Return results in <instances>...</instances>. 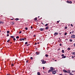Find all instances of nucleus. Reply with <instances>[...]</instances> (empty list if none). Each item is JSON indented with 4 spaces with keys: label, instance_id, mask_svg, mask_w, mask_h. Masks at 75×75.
<instances>
[{
    "label": "nucleus",
    "instance_id": "nucleus-1",
    "mask_svg": "<svg viewBox=\"0 0 75 75\" xmlns=\"http://www.w3.org/2000/svg\"><path fill=\"white\" fill-rule=\"evenodd\" d=\"M41 61L42 62V64H45V63H46V62L43 59H42Z\"/></svg>",
    "mask_w": 75,
    "mask_h": 75
},
{
    "label": "nucleus",
    "instance_id": "nucleus-2",
    "mask_svg": "<svg viewBox=\"0 0 75 75\" xmlns=\"http://www.w3.org/2000/svg\"><path fill=\"white\" fill-rule=\"evenodd\" d=\"M67 3H69V4H72V1H67Z\"/></svg>",
    "mask_w": 75,
    "mask_h": 75
},
{
    "label": "nucleus",
    "instance_id": "nucleus-3",
    "mask_svg": "<svg viewBox=\"0 0 75 75\" xmlns=\"http://www.w3.org/2000/svg\"><path fill=\"white\" fill-rule=\"evenodd\" d=\"M40 31H44V28H41L40 29Z\"/></svg>",
    "mask_w": 75,
    "mask_h": 75
},
{
    "label": "nucleus",
    "instance_id": "nucleus-4",
    "mask_svg": "<svg viewBox=\"0 0 75 75\" xmlns=\"http://www.w3.org/2000/svg\"><path fill=\"white\" fill-rule=\"evenodd\" d=\"M71 38H75V35H73L71 36Z\"/></svg>",
    "mask_w": 75,
    "mask_h": 75
},
{
    "label": "nucleus",
    "instance_id": "nucleus-5",
    "mask_svg": "<svg viewBox=\"0 0 75 75\" xmlns=\"http://www.w3.org/2000/svg\"><path fill=\"white\" fill-rule=\"evenodd\" d=\"M58 33L55 32L54 33V35H58Z\"/></svg>",
    "mask_w": 75,
    "mask_h": 75
},
{
    "label": "nucleus",
    "instance_id": "nucleus-6",
    "mask_svg": "<svg viewBox=\"0 0 75 75\" xmlns=\"http://www.w3.org/2000/svg\"><path fill=\"white\" fill-rule=\"evenodd\" d=\"M52 74H56V71H52Z\"/></svg>",
    "mask_w": 75,
    "mask_h": 75
},
{
    "label": "nucleus",
    "instance_id": "nucleus-7",
    "mask_svg": "<svg viewBox=\"0 0 75 75\" xmlns=\"http://www.w3.org/2000/svg\"><path fill=\"white\" fill-rule=\"evenodd\" d=\"M63 71L64 72H65L66 73H67V71H66L65 70H63Z\"/></svg>",
    "mask_w": 75,
    "mask_h": 75
},
{
    "label": "nucleus",
    "instance_id": "nucleus-8",
    "mask_svg": "<svg viewBox=\"0 0 75 75\" xmlns=\"http://www.w3.org/2000/svg\"><path fill=\"white\" fill-rule=\"evenodd\" d=\"M24 40H25V39H24V38H23H23H22V39H20V41H24Z\"/></svg>",
    "mask_w": 75,
    "mask_h": 75
},
{
    "label": "nucleus",
    "instance_id": "nucleus-9",
    "mask_svg": "<svg viewBox=\"0 0 75 75\" xmlns=\"http://www.w3.org/2000/svg\"><path fill=\"white\" fill-rule=\"evenodd\" d=\"M50 69H51V71H52V70H54V69L53 68V67H51Z\"/></svg>",
    "mask_w": 75,
    "mask_h": 75
},
{
    "label": "nucleus",
    "instance_id": "nucleus-10",
    "mask_svg": "<svg viewBox=\"0 0 75 75\" xmlns=\"http://www.w3.org/2000/svg\"><path fill=\"white\" fill-rule=\"evenodd\" d=\"M66 58V56H64L62 57V58Z\"/></svg>",
    "mask_w": 75,
    "mask_h": 75
},
{
    "label": "nucleus",
    "instance_id": "nucleus-11",
    "mask_svg": "<svg viewBox=\"0 0 75 75\" xmlns=\"http://www.w3.org/2000/svg\"><path fill=\"white\" fill-rule=\"evenodd\" d=\"M36 53L37 55H39L40 54V53L38 52H36Z\"/></svg>",
    "mask_w": 75,
    "mask_h": 75
},
{
    "label": "nucleus",
    "instance_id": "nucleus-12",
    "mask_svg": "<svg viewBox=\"0 0 75 75\" xmlns=\"http://www.w3.org/2000/svg\"><path fill=\"white\" fill-rule=\"evenodd\" d=\"M48 28H49L48 26H47V27L45 28L46 30H48Z\"/></svg>",
    "mask_w": 75,
    "mask_h": 75
},
{
    "label": "nucleus",
    "instance_id": "nucleus-13",
    "mask_svg": "<svg viewBox=\"0 0 75 75\" xmlns=\"http://www.w3.org/2000/svg\"><path fill=\"white\" fill-rule=\"evenodd\" d=\"M40 72H37V75H40Z\"/></svg>",
    "mask_w": 75,
    "mask_h": 75
},
{
    "label": "nucleus",
    "instance_id": "nucleus-14",
    "mask_svg": "<svg viewBox=\"0 0 75 75\" xmlns=\"http://www.w3.org/2000/svg\"><path fill=\"white\" fill-rule=\"evenodd\" d=\"M71 72L70 70H68L67 73H69V72Z\"/></svg>",
    "mask_w": 75,
    "mask_h": 75
},
{
    "label": "nucleus",
    "instance_id": "nucleus-15",
    "mask_svg": "<svg viewBox=\"0 0 75 75\" xmlns=\"http://www.w3.org/2000/svg\"><path fill=\"white\" fill-rule=\"evenodd\" d=\"M16 38H17V39H18V38H19V37L18 36H16Z\"/></svg>",
    "mask_w": 75,
    "mask_h": 75
},
{
    "label": "nucleus",
    "instance_id": "nucleus-16",
    "mask_svg": "<svg viewBox=\"0 0 75 75\" xmlns=\"http://www.w3.org/2000/svg\"><path fill=\"white\" fill-rule=\"evenodd\" d=\"M16 20V21H17V20H19V19L18 18H16L15 19Z\"/></svg>",
    "mask_w": 75,
    "mask_h": 75
},
{
    "label": "nucleus",
    "instance_id": "nucleus-17",
    "mask_svg": "<svg viewBox=\"0 0 75 75\" xmlns=\"http://www.w3.org/2000/svg\"><path fill=\"white\" fill-rule=\"evenodd\" d=\"M7 33L8 34H9V33H10V31H7Z\"/></svg>",
    "mask_w": 75,
    "mask_h": 75
},
{
    "label": "nucleus",
    "instance_id": "nucleus-18",
    "mask_svg": "<svg viewBox=\"0 0 75 75\" xmlns=\"http://www.w3.org/2000/svg\"><path fill=\"white\" fill-rule=\"evenodd\" d=\"M45 56L46 57H48V55L47 54H45Z\"/></svg>",
    "mask_w": 75,
    "mask_h": 75
},
{
    "label": "nucleus",
    "instance_id": "nucleus-19",
    "mask_svg": "<svg viewBox=\"0 0 75 75\" xmlns=\"http://www.w3.org/2000/svg\"><path fill=\"white\" fill-rule=\"evenodd\" d=\"M62 52L63 53H64V50H62Z\"/></svg>",
    "mask_w": 75,
    "mask_h": 75
},
{
    "label": "nucleus",
    "instance_id": "nucleus-20",
    "mask_svg": "<svg viewBox=\"0 0 75 75\" xmlns=\"http://www.w3.org/2000/svg\"><path fill=\"white\" fill-rule=\"evenodd\" d=\"M73 55H75V52H73L72 53Z\"/></svg>",
    "mask_w": 75,
    "mask_h": 75
},
{
    "label": "nucleus",
    "instance_id": "nucleus-21",
    "mask_svg": "<svg viewBox=\"0 0 75 75\" xmlns=\"http://www.w3.org/2000/svg\"><path fill=\"white\" fill-rule=\"evenodd\" d=\"M30 58L31 60H33V57H31Z\"/></svg>",
    "mask_w": 75,
    "mask_h": 75
},
{
    "label": "nucleus",
    "instance_id": "nucleus-22",
    "mask_svg": "<svg viewBox=\"0 0 75 75\" xmlns=\"http://www.w3.org/2000/svg\"><path fill=\"white\" fill-rule=\"evenodd\" d=\"M11 38H14V36H11Z\"/></svg>",
    "mask_w": 75,
    "mask_h": 75
},
{
    "label": "nucleus",
    "instance_id": "nucleus-23",
    "mask_svg": "<svg viewBox=\"0 0 75 75\" xmlns=\"http://www.w3.org/2000/svg\"><path fill=\"white\" fill-rule=\"evenodd\" d=\"M70 42H72V40L71 39H70Z\"/></svg>",
    "mask_w": 75,
    "mask_h": 75
},
{
    "label": "nucleus",
    "instance_id": "nucleus-24",
    "mask_svg": "<svg viewBox=\"0 0 75 75\" xmlns=\"http://www.w3.org/2000/svg\"><path fill=\"white\" fill-rule=\"evenodd\" d=\"M67 50H71V48H67Z\"/></svg>",
    "mask_w": 75,
    "mask_h": 75
},
{
    "label": "nucleus",
    "instance_id": "nucleus-25",
    "mask_svg": "<svg viewBox=\"0 0 75 75\" xmlns=\"http://www.w3.org/2000/svg\"><path fill=\"white\" fill-rule=\"evenodd\" d=\"M67 33H64V35H67Z\"/></svg>",
    "mask_w": 75,
    "mask_h": 75
},
{
    "label": "nucleus",
    "instance_id": "nucleus-26",
    "mask_svg": "<svg viewBox=\"0 0 75 75\" xmlns=\"http://www.w3.org/2000/svg\"><path fill=\"white\" fill-rule=\"evenodd\" d=\"M25 30H28V28H25Z\"/></svg>",
    "mask_w": 75,
    "mask_h": 75
},
{
    "label": "nucleus",
    "instance_id": "nucleus-27",
    "mask_svg": "<svg viewBox=\"0 0 75 75\" xmlns=\"http://www.w3.org/2000/svg\"><path fill=\"white\" fill-rule=\"evenodd\" d=\"M28 44V42H26L25 43V44Z\"/></svg>",
    "mask_w": 75,
    "mask_h": 75
},
{
    "label": "nucleus",
    "instance_id": "nucleus-28",
    "mask_svg": "<svg viewBox=\"0 0 75 75\" xmlns=\"http://www.w3.org/2000/svg\"><path fill=\"white\" fill-rule=\"evenodd\" d=\"M48 25V24H46L45 25V26H47V25Z\"/></svg>",
    "mask_w": 75,
    "mask_h": 75
},
{
    "label": "nucleus",
    "instance_id": "nucleus-29",
    "mask_svg": "<svg viewBox=\"0 0 75 75\" xmlns=\"http://www.w3.org/2000/svg\"><path fill=\"white\" fill-rule=\"evenodd\" d=\"M10 39L8 40L7 41V42H9V41H10Z\"/></svg>",
    "mask_w": 75,
    "mask_h": 75
},
{
    "label": "nucleus",
    "instance_id": "nucleus-30",
    "mask_svg": "<svg viewBox=\"0 0 75 75\" xmlns=\"http://www.w3.org/2000/svg\"><path fill=\"white\" fill-rule=\"evenodd\" d=\"M37 20V18H35V20Z\"/></svg>",
    "mask_w": 75,
    "mask_h": 75
},
{
    "label": "nucleus",
    "instance_id": "nucleus-31",
    "mask_svg": "<svg viewBox=\"0 0 75 75\" xmlns=\"http://www.w3.org/2000/svg\"><path fill=\"white\" fill-rule=\"evenodd\" d=\"M51 72V70H49L48 72Z\"/></svg>",
    "mask_w": 75,
    "mask_h": 75
},
{
    "label": "nucleus",
    "instance_id": "nucleus-32",
    "mask_svg": "<svg viewBox=\"0 0 75 75\" xmlns=\"http://www.w3.org/2000/svg\"><path fill=\"white\" fill-rule=\"evenodd\" d=\"M13 40H14V41H16V38H13Z\"/></svg>",
    "mask_w": 75,
    "mask_h": 75
},
{
    "label": "nucleus",
    "instance_id": "nucleus-33",
    "mask_svg": "<svg viewBox=\"0 0 75 75\" xmlns=\"http://www.w3.org/2000/svg\"><path fill=\"white\" fill-rule=\"evenodd\" d=\"M64 56V54H62V57H63Z\"/></svg>",
    "mask_w": 75,
    "mask_h": 75
},
{
    "label": "nucleus",
    "instance_id": "nucleus-34",
    "mask_svg": "<svg viewBox=\"0 0 75 75\" xmlns=\"http://www.w3.org/2000/svg\"><path fill=\"white\" fill-rule=\"evenodd\" d=\"M71 57L72 58H74V56H72Z\"/></svg>",
    "mask_w": 75,
    "mask_h": 75
},
{
    "label": "nucleus",
    "instance_id": "nucleus-35",
    "mask_svg": "<svg viewBox=\"0 0 75 75\" xmlns=\"http://www.w3.org/2000/svg\"><path fill=\"white\" fill-rule=\"evenodd\" d=\"M70 75H74V74H71V73L70 74Z\"/></svg>",
    "mask_w": 75,
    "mask_h": 75
},
{
    "label": "nucleus",
    "instance_id": "nucleus-36",
    "mask_svg": "<svg viewBox=\"0 0 75 75\" xmlns=\"http://www.w3.org/2000/svg\"><path fill=\"white\" fill-rule=\"evenodd\" d=\"M59 21H57V23H59Z\"/></svg>",
    "mask_w": 75,
    "mask_h": 75
},
{
    "label": "nucleus",
    "instance_id": "nucleus-37",
    "mask_svg": "<svg viewBox=\"0 0 75 75\" xmlns=\"http://www.w3.org/2000/svg\"><path fill=\"white\" fill-rule=\"evenodd\" d=\"M30 45V44H28L27 45V46H28V45Z\"/></svg>",
    "mask_w": 75,
    "mask_h": 75
},
{
    "label": "nucleus",
    "instance_id": "nucleus-38",
    "mask_svg": "<svg viewBox=\"0 0 75 75\" xmlns=\"http://www.w3.org/2000/svg\"><path fill=\"white\" fill-rule=\"evenodd\" d=\"M65 29H67V27H65Z\"/></svg>",
    "mask_w": 75,
    "mask_h": 75
},
{
    "label": "nucleus",
    "instance_id": "nucleus-39",
    "mask_svg": "<svg viewBox=\"0 0 75 75\" xmlns=\"http://www.w3.org/2000/svg\"><path fill=\"white\" fill-rule=\"evenodd\" d=\"M7 37H8V36H9V34H8L7 35Z\"/></svg>",
    "mask_w": 75,
    "mask_h": 75
},
{
    "label": "nucleus",
    "instance_id": "nucleus-40",
    "mask_svg": "<svg viewBox=\"0 0 75 75\" xmlns=\"http://www.w3.org/2000/svg\"><path fill=\"white\" fill-rule=\"evenodd\" d=\"M59 45H60V46H62V44H59Z\"/></svg>",
    "mask_w": 75,
    "mask_h": 75
},
{
    "label": "nucleus",
    "instance_id": "nucleus-41",
    "mask_svg": "<svg viewBox=\"0 0 75 75\" xmlns=\"http://www.w3.org/2000/svg\"><path fill=\"white\" fill-rule=\"evenodd\" d=\"M1 23H1V21H0V24H1Z\"/></svg>",
    "mask_w": 75,
    "mask_h": 75
},
{
    "label": "nucleus",
    "instance_id": "nucleus-42",
    "mask_svg": "<svg viewBox=\"0 0 75 75\" xmlns=\"http://www.w3.org/2000/svg\"><path fill=\"white\" fill-rule=\"evenodd\" d=\"M28 60H27V61H26V62L27 63H28Z\"/></svg>",
    "mask_w": 75,
    "mask_h": 75
},
{
    "label": "nucleus",
    "instance_id": "nucleus-43",
    "mask_svg": "<svg viewBox=\"0 0 75 75\" xmlns=\"http://www.w3.org/2000/svg\"><path fill=\"white\" fill-rule=\"evenodd\" d=\"M21 31H20V32H19V34H21Z\"/></svg>",
    "mask_w": 75,
    "mask_h": 75
},
{
    "label": "nucleus",
    "instance_id": "nucleus-44",
    "mask_svg": "<svg viewBox=\"0 0 75 75\" xmlns=\"http://www.w3.org/2000/svg\"><path fill=\"white\" fill-rule=\"evenodd\" d=\"M44 68H45V67H43V69H44Z\"/></svg>",
    "mask_w": 75,
    "mask_h": 75
},
{
    "label": "nucleus",
    "instance_id": "nucleus-45",
    "mask_svg": "<svg viewBox=\"0 0 75 75\" xmlns=\"http://www.w3.org/2000/svg\"><path fill=\"white\" fill-rule=\"evenodd\" d=\"M71 26H72V27H73V25H72V24H71Z\"/></svg>",
    "mask_w": 75,
    "mask_h": 75
},
{
    "label": "nucleus",
    "instance_id": "nucleus-46",
    "mask_svg": "<svg viewBox=\"0 0 75 75\" xmlns=\"http://www.w3.org/2000/svg\"><path fill=\"white\" fill-rule=\"evenodd\" d=\"M31 28L32 29H33V27L31 26Z\"/></svg>",
    "mask_w": 75,
    "mask_h": 75
},
{
    "label": "nucleus",
    "instance_id": "nucleus-47",
    "mask_svg": "<svg viewBox=\"0 0 75 75\" xmlns=\"http://www.w3.org/2000/svg\"><path fill=\"white\" fill-rule=\"evenodd\" d=\"M12 66H14V64H12Z\"/></svg>",
    "mask_w": 75,
    "mask_h": 75
},
{
    "label": "nucleus",
    "instance_id": "nucleus-48",
    "mask_svg": "<svg viewBox=\"0 0 75 75\" xmlns=\"http://www.w3.org/2000/svg\"><path fill=\"white\" fill-rule=\"evenodd\" d=\"M37 43H35V45H37Z\"/></svg>",
    "mask_w": 75,
    "mask_h": 75
},
{
    "label": "nucleus",
    "instance_id": "nucleus-49",
    "mask_svg": "<svg viewBox=\"0 0 75 75\" xmlns=\"http://www.w3.org/2000/svg\"><path fill=\"white\" fill-rule=\"evenodd\" d=\"M72 33L71 32H70V34H71Z\"/></svg>",
    "mask_w": 75,
    "mask_h": 75
},
{
    "label": "nucleus",
    "instance_id": "nucleus-50",
    "mask_svg": "<svg viewBox=\"0 0 75 75\" xmlns=\"http://www.w3.org/2000/svg\"><path fill=\"white\" fill-rule=\"evenodd\" d=\"M74 47H75V43L74 44Z\"/></svg>",
    "mask_w": 75,
    "mask_h": 75
},
{
    "label": "nucleus",
    "instance_id": "nucleus-51",
    "mask_svg": "<svg viewBox=\"0 0 75 75\" xmlns=\"http://www.w3.org/2000/svg\"><path fill=\"white\" fill-rule=\"evenodd\" d=\"M59 75H62V74H60Z\"/></svg>",
    "mask_w": 75,
    "mask_h": 75
},
{
    "label": "nucleus",
    "instance_id": "nucleus-52",
    "mask_svg": "<svg viewBox=\"0 0 75 75\" xmlns=\"http://www.w3.org/2000/svg\"><path fill=\"white\" fill-rule=\"evenodd\" d=\"M6 75H10V74H6Z\"/></svg>",
    "mask_w": 75,
    "mask_h": 75
},
{
    "label": "nucleus",
    "instance_id": "nucleus-53",
    "mask_svg": "<svg viewBox=\"0 0 75 75\" xmlns=\"http://www.w3.org/2000/svg\"><path fill=\"white\" fill-rule=\"evenodd\" d=\"M34 37H35V35H34Z\"/></svg>",
    "mask_w": 75,
    "mask_h": 75
},
{
    "label": "nucleus",
    "instance_id": "nucleus-54",
    "mask_svg": "<svg viewBox=\"0 0 75 75\" xmlns=\"http://www.w3.org/2000/svg\"><path fill=\"white\" fill-rule=\"evenodd\" d=\"M38 44H40V43L39 42H38Z\"/></svg>",
    "mask_w": 75,
    "mask_h": 75
},
{
    "label": "nucleus",
    "instance_id": "nucleus-55",
    "mask_svg": "<svg viewBox=\"0 0 75 75\" xmlns=\"http://www.w3.org/2000/svg\"><path fill=\"white\" fill-rule=\"evenodd\" d=\"M40 17V16H38V18H39Z\"/></svg>",
    "mask_w": 75,
    "mask_h": 75
},
{
    "label": "nucleus",
    "instance_id": "nucleus-56",
    "mask_svg": "<svg viewBox=\"0 0 75 75\" xmlns=\"http://www.w3.org/2000/svg\"><path fill=\"white\" fill-rule=\"evenodd\" d=\"M26 38H25L24 39H25V40L26 39Z\"/></svg>",
    "mask_w": 75,
    "mask_h": 75
},
{
    "label": "nucleus",
    "instance_id": "nucleus-57",
    "mask_svg": "<svg viewBox=\"0 0 75 75\" xmlns=\"http://www.w3.org/2000/svg\"><path fill=\"white\" fill-rule=\"evenodd\" d=\"M59 40H61V39H60V38H59Z\"/></svg>",
    "mask_w": 75,
    "mask_h": 75
},
{
    "label": "nucleus",
    "instance_id": "nucleus-58",
    "mask_svg": "<svg viewBox=\"0 0 75 75\" xmlns=\"http://www.w3.org/2000/svg\"><path fill=\"white\" fill-rule=\"evenodd\" d=\"M55 61H57V60H55Z\"/></svg>",
    "mask_w": 75,
    "mask_h": 75
},
{
    "label": "nucleus",
    "instance_id": "nucleus-59",
    "mask_svg": "<svg viewBox=\"0 0 75 75\" xmlns=\"http://www.w3.org/2000/svg\"><path fill=\"white\" fill-rule=\"evenodd\" d=\"M12 43V42H11V44Z\"/></svg>",
    "mask_w": 75,
    "mask_h": 75
},
{
    "label": "nucleus",
    "instance_id": "nucleus-60",
    "mask_svg": "<svg viewBox=\"0 0 75 75\" xmlns=\"http://www.w3.org/2000/svg\"><path fill=\"white\" fill-rule=\"evenodd\" d=\"M59 34H61V33H59Z\"/></svg>",
    "mask_w": 75,
    "mask_h": 75
},
{
    "label": "nucleus",
    "instance_id": "nucleus-61",
    "mask_svg": "<svg viewBox=\"0 0 75 75\" xmlns=\"http://www.w3.org/2000/svg\"><path fill=\"white\" fill-rule=\"evenodd\" d=\"M0 32H1V30H0Z\"/></svg>",
    "mask_w": 75,
    "mask_h": 75
},
{
    "label": "nucleus",
    "instance_id": "nucleus-62",
    "mask_svg": "<svg viewBox=\"0 0 75 75\" xmlns=\"http://www.w3.org/2000/svg\"><path fill=\"white\" fill-rule=\"evenodd\" d=\"M1 23H3V22H1Z\"/></svg>",
    "mask_w": 75,
    "mask_h": 75
},
{
    "label": "nucleus",
    "instance_id": "nucleus-63",
    "mask_svg": "<svg viewBox=\"0 0 75 75\" xmlns=\"http://www.w3.org/2000/svg\"><path fill=\"white\" fill-rule=\"evenodd\" d=\"M41 75L40 74H39V75Z\"/></svg>",
    "mask_w": 75,
    "mask_h": 75
},
{
    "label": "nucleus",
    "instance_id": "nucleus-64",
    "mask_svg": "<svg viewBox=\"0 0 75 75\" xmlns=\"http://www.w3.org/2000/svg\"><path fill=\"white\" fill-rule=\"evenodd\" d=\"M74 2H75V1H74Z\"/></svg>",
    "mask_w": 75,
    "mask_h": 75
}]
</instances>
